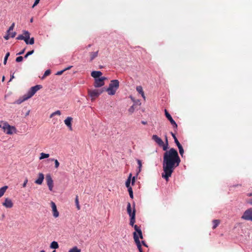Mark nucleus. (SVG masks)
I'll list each match as a JSON object with an SVG mask.
<instances>
[{
	"label": "nucleus",
	"mask_w": 252,
	"mask_h": 252,
	"mask_svg": "<svg viewBox=\"0 0 252 252\" xmlns=\"http://www.w3.org/2000/svg\"><path fill=\"white\" fill-rule=\"evenodd\" d=\"M181 160L177 151L174 148L166 151L163 155V170L164 173H172L180 163Z\"/></svg>",
	"instance_id": "obj_1"
},
{
	"label": "nucleus",
	"mask_w": 252,
	"mask_h": 252,
	"mask_svg": "<svg viewBox=\"0 0 252 252\" xmlns=\"http://www.w3.org/2000/svg\"><path fill=\"white\" fill-rule=\"evenodd\" d=\"M133 227H134V228L135 230V231L133 232V238L134 241L137 245L139 252H143L142 249L140 240L139 239V238L141 239L143 238L142 231L140 229V227L137 225H135L133 226Z\"/></svg>",
	"instance_id": "obj_2"
},
{
	"label": "nucleus",
	"mask_w": 252,
	"mask_h": 252,
	"mask_svg": "<svg viewBox=\"0 0 252 252\" xmlns=\"http://www.w3.org/2000/svg\"><path fill=\"white\" fill-rule=\"evenodd\" d=\"M119 87V81L118 80H111L108 88L105 91L111 95H114Z\"/></svg>",
	"instance_id": "obj_3"
},
{
	"label": "nucleus",
	"mask_w": 252,
	"mask_h": 252,
	"mask_svg": "<svg viewBox=\"0 0 252 252\" xmlns=\"http://www.w3.org/2000/svg\"><path fill=\"white\" fill-rule=\"evenodd\" d=\"M105 91V88L100 89H94L88 90V94L92 98V100H94L96 97H97L100 94Z\"/></svg>",
	"instance_id": "obj_4"
},
{
	"label": "nucleus",
	"mask_w": 252,
	"mask_h": 252,
	"mask_svg": "<svg viewBox=\"0 0 252 252\" xmlns=\"http://www.w3.org/2000/svg\"><path fill=\"white\" fill-rule=\"evenodd\" d=\"M0 127L3 129L4 131L8 134H13L12 130H16L15 127L10 126L8 123L4 122H1L0 123Z\"/></svg>",
	"instance_id": "obj_5"
},
{
	"label": "nucleus",
	"mask_w": 252,
	"mask_h": 252,
	"mask_svg": "<svg viewBox=\"0 0 252 252\" xmlns=\"http://www.w3.org/2000/svg\"><path fill=\"white\" fill-rule=\"evenodd\" d=\"M42 88V86L40 85H37L31 88L28 93L25 94L27 97L29 98L32 97L39 90Z\"/></svg>",
	"instance_id": "obj_6"
},
{
	"label": "nucleus",
	"mask_w": 252,
	"mask_h": 252,
	"mask_svg": "<svg viewBox=\"0 0 252 252\" xmlns=\"http://www.w3.org/2000/svg\"><path fill=\"white\" fill-rule=\"evenodd\" d=\"M241 219L246 220H251L252 221V208H250L246 210Z\"/></svg>",
	"instance_id": "obj_7"
},
{
	"label": "nucleus",
	"mask_w": 252,
	"mask_h": 252,
	"mask_svg": "<svg viewBox=\"0 0 252 252\" xmlns=\"http://www.w3.org/2000/svg\"><path fill=\"white\" fill-rule=\"evenodd\" d=\"M106 79L105 77H101L97 79H94V86L95 88H99L103 86L104 85V80Z\"/></svg>",
	"instance_id": "obj_8"
},
{
	"label": "nucleus",
	"mask_w": 252,
	"mask_h": 252,
	"mask_svg": "<svg viewBox=\"0 0 252 252\" xmlns=\"http://www.w3.org/2000/svg\"><path fill=\"white\" fill-rule=\"evenodd\" d=\"M50 204L52 209L53 216L56 218H58L59 216V213L57 210L56 204L53 201H51Z\"/></svg>",
	"instance_id": "obj_9"
},
{
	"label": "nucleus",
	"mask_w": 252,
	"mask_h": 252,
	"mask_svg": "<svg viewBox=\"0 0 252 252\" xmlns=\"http://www.w3.org/2000/svg\"><path fill=\"white\" fill-rule=\"evenodd\" d=\"M2 205L7 208H11L13 206V203L10 199L6 198L2 203Z\"/></svg>",
	"instance_id": "obj_10"
},
{
	"label": "nucleus",
	"mask_w": 252,
	"mask_h": 252,
	"mask_svg": "<svg viewBox=\"0 0 252 252\" xmlns=\"http://www.w3.org/2000/svg\"><path fill=\"white\" fill-rule=\"evenodd\" d=\"M47 184L50 190L52 191L53 188V181L50 175H48L46 177Z\"/></svg>",
	"instance_id": "obj_11"
},
{
	"label": "nucleus",
	"mask_w": 252,
	"mask_h": 252,
	"mask_svg": "<svg viewBox=\"0 0 252 252\" xmlns=\"http://www.w3.org/2000/svg\"><path fill=\"white\" fill-rule=\"evenodd\" d=\"M152 139L159 146H162L163 144V141L157 135H153Z\"/></svg>",
	"instance_id": "obj_12"
},
{
	"label": "nucleus",
	"mask_w": 252,
	"mask_h": 252,
	"mask_svg": "<svg viewBox=\"0 0 252 252\" xmlns=\"http://www.w3.org/2000/svg\"><path fill=\"white\" fill-rule=\"evenodd\" d=\"M129 217L130 218L129 224L131 226H133L135 225L134 223L135 222V210L134 209L133 210V214H132L131 216H130Z\"/></svg>",
	"instance_id": "obj_13"
},
{
	"label": "nucleus",
	"mask_w": 252,
	"mask_h": 252,
	"mask_svg": "<svg viewBox=\"0 0 252 252\" xmlns=\"http://www.w3.org/2000/svg\"><path fill=\"white\" fill-rule=\"evenodd\" d=\"M72 121V118L70 117H68L64 120V124L69 127V128L71 130L72 129V125L71 122Z\"/></svg>",
	"instance_id": "obj_14"
},
{
	"label": "nucleus",
	"mask_w": 252,
	"mask_h": 252,
	"mask_svg": "<svg viewBox=\"0 0 252 252\" xmlns=\"http://www.w3.org/2000/svg\"><path fill=\"white\" fill-rule=\"evenodd\" d=\"M102 74V72L99 71H93L91 73V76L95 79L100 78L99 77Z\"/></svg>",
	"instance_id": "obj_15"
},
{
	"label": "nucleus",
	"mask_w": 252,
	"mask_h": 252,
	"mask_svg": "<svg viewBox=\"0 0 252 252\" xmlns=\"http://www.w3.org/2000/svg\"><path fill=\"white\" fill-rule=\"evenodd\" d=\"M98 54V50L96 52H92L89 53V55L90 57V61H93L96 57H97Z\"/></svg>",
	"instance_id": "obj_16"
},
{
	"label": "nucleus",
	"mask_w": 252,
	"mask_h": 252,
	"mask_svg": "<svg viewBox=\"0 0 252 252\" xmlns=\"http://www.w3.org/2000/svg\"><path fill=\"white\" fill-rule=\"evenodd\" d=\"M28 99L29 98L27 97V95L26 94H24L22 98H20L19 99L17 100L15 103L18 104H20Z\"/></svg>",
	"instance_id": "obj_17"
},
{
	"label": "nucleus",
	"mask_w": 252,
	"mask_h": 252,
	"mask_svg": "<svg viewBox=\"0 0 252 252\" xmlns=\"http://www.w3.org/2000/svg\"><path fill=\"white\" fill-rule=\"evenodd\" d=\"M44 179L43 174H39L38 178L35 181V183L38 185H41Z\"/></svg>",
	"instance_id": "obj_18"
},
{
	"label": "nucleus",
	"mask_w": 252,
	"mask_h": 252,
	"mask_svg": "<svg viewBox=\"0 0 252 252\" xmlns=\"http://www.w3.org/2000/svg\"><path fill=\"white\" fill-rule=\"evenodd\" d=\"M165 114L166 116V117L168 119V120L170 121L171 124H173L175 122V121L172 119L171 115L169 114V113L167 112V111L165 109Z\"/></svg>",
	"instance_id": "obj_19"
},
{
	"label": "nucleus",
	"mask_w": 252,
	"mask_h": 252,
	"mask_svg": "<svg viewBox=\"0 0 252 252\" xmlns=\"http://www.w3.org/2000/svg\"><path fill=\"white\" fill-rule=\"evenodd\" d=\"M136 91L141 94L142 96L145 99V96L143 90V88L141 86H137L136 87Z\"/></svg>",
	"instance_id": "obj_20"
},
{
	"label": "nucleus",
	"mask_w": 252,
	"mask_h": 252,
	"mask_svg": "<svg viewBox=\"0 0 252 252\" xmlns=\"http://www.w3.org/2000/svg\"><path fill=\"white\" fill-rule=\"evenodd\" d=\"M7 189V186H4L0 189V198L4 195Z\"/></svg>",
	"instance_id": "obj_21"
},
{
	"label": "nucleus",
	"mask_w": 252,
	"mask_h": 252,
	"mask_svg": "<svg viewBox=\"0 0 252 252\" xmlns=\"http://www.w3.org/2000/svg\"><path fill=\"white\" fill-rule=\"evenodd\" d=\"M127 212L129 216H131L133 214V211L132 212L131 210V204L129 202H128L127 204Z\"/></svg>",
	"instance_id": "obj_22"
},
{
	"label": "nucleus",
	"mask_w": 252,
	"mask_h": 252,
	"mask_svg": "<svg viewBox=\"0 0 252 252\" xmlns=\"http://www.w3.org/2000/svg\"><path fill=\"white\" fill-rule=\"evenodd\" d=\"M213 226L212 228L215 229L220 223V220H213Z\"/></svg>",
	"instance_id": "obj_23"
},
{
	"label": "nucleus",
	"mask_w": 252,
	"mask_h": 252,
	"mask_svg": "<svg viewBox=\"0 0 252 252\" xmlns=\"http://www.w3.org/2000/svg\"><path fill=\"white\" fill-rule=\"evenodd\" d=\"M58 243L56 241H53L50 245V248L51 249H57L59 248Z\"/></svg>",
	"instance_id": "obj_24"
},
{
	"label": "nucleus",
	"mask_w": 252,
	"mask_h": 252,
	"mask_svg": "<svg viewBox=\"0 0 252 252\" xmlns=\"http://www.w3.org/2000/svg\"><path fill=\"white\" fill-rule=\"evenodd\" d=\"M131 177H132V174H129V176L126 182V186L127 188H131L130 187V184L131 182Z\"/></svg>",
	"instance_id": "obj_25"
},
{
	"label": "nucleus",
	"mask_w": 252,
	"mask_h": 252,
	"mask_svg": "<svg viewBox=\"0 0 252 252\" xmlns=\"http://www.w3.org/2000/svg\"><path fill=\"white\" fill-rule=\"evenodd\" d=\"M137 162L138 165L137 173H139L141 171V167L142 166V161L140 159H137Z\"/></svg>",
	"instance_id": "obj_26"
},
{
	"label": "nucleus",
	"mask_w": 252,
	"mask_h": 252,
	"mask_svg": "<svg viewBox=\"0 0 252 252\" xmlns=\"http://www.w3.org/2000/svg\"><path fill=\"white\" fill-rule=\"evenodd\" d=\"M40 157L39 158V159H42L44 158H48L49 157V154H45L44 153H40Z\"/></svg>",
	"instance_id": "obj_27"
},
{
	"label": "nucleus",
	"mask_w": 252,
	"mask_h": 252,
	"mask_svg": "<svg viewBox=\"0 0 252 252\" xmlns=\"http://www.w3.org/2000/svg\"><path fill=\"white\" fill-rule=\"evenodd\" d=\"M68 252H81V250L79 249L77 247H74L69 250Z\"/></svg>",
	"instance_id": "obj_28"
},
{
	"label": "nucleus",
	"mask_w": 252,
	"mask_h": 252,
	"mask_svg": "<svg viewBox=\"0 0 252 252\" xmlns=\"http://www.w3.org/2000/svg\"><path fill=\"white\" fill-rule=\"evenodd\" d=\"M49 160L51 161H54L55 162V167L56 168L59 167L60 163L57 159H55L54 158H50Z\"/></svg>",
	"instance_id": "obj_29"
},
{
	"label": "nucleus",
	"mask_w": 252,
	"mask_h": 252,
	"mask_svg": "<svg viewBox=\"0 0 252 252\" xmlns=\"http://www.w3.org/2000/svg\"><path fill=\"white\" fill-rule=\"evenodd\" d=\"M23 35H24V38H30V34L28 31H23Z\"/></svg>",
	"instance_id": "obj_30"
},
{
	"label": "nucleus",
	"mask_w": 252,
	"mask_h": 252,
	"mask_svg": "<svg viewBox=\"0 0 252 252\" xmlns=\"http://www.w3.org/2000/svg\"><path fill=\"white\" fill-rule=\"evenodd\" d=\"M61 111L60 110H57L53 113H52L50 116V118H52L55 115H61Z\"/></svg>",
	"instance_id": "obj_31"
},
{
	"label": "nucleus",
	"mask_w": 252,
	"mask_h": 252,
	"mask_svg": "<svg viewBox=\"0 0 252 252\" xmlns=\"http://www.w3.org/2000/svg\"><path fill=\"white\" fill-rule=\"evenodd\" d=\"M75 204H76V207H77V209L78 210H80V206L79 204V199H78V196H76V198H75Z\"/></svg>",
	"instance_id": "obj_32"
},
{
	"label": "nucleus",
	"mask_w": 252,
	"mask_h": 252,
	"mask_svg": "<svg viewBox=\"0 0 252 252\" xmlns=\"http://www.w3.org/2000/svg\"><path fill=\"white\" fill-rule=\"evenodd\" d=\"M9 55H10V53L9 52H7L5 56L4 59V61H3V63L4 64H6V63H7V60L9 56Z\"/></svg>",
	"instance_id": "obj_33"
},
{
	"label": "nucleus",
	"mask_w": 252,
	"mask_h": 252,
	"mask_svg": "<svg viewBox=\"0 0 252 252\" xmlns=\"http://www.w3.org/2000/svg\"><path fill=\"white\" fill-rule=\"evenodd\" d=\"M128 191L131 198H133V191L131 188H128Z\"/></svg>",
	"instance_id": "obj_34"
},
{
	"label": "nucleus",
	"mask_w": 252,
	"mask_h": 252,
	"mask_svg": "<svg viewBox=\"0 0 252 252\" xmlns=\"http://www.w3.org/2000/svg\"><path fill=\"white\" fill-rule=\"evenodd\" d=\"M171 174H162V177L168 181V178L171 177Z\"/></svg>",
	"instance_id": "obj_35"
},
{
	"label": "nucleus",
	"mask_w": 252,
	"mask_h": 252,
	"mask_svg": "<svg viewBox=\"0 0 252 252\" xmlns=\"http://www.w3.org/2000/svg\"><path fill=\"white\" fill-rule=\"evenodd\" d=\"M178 149H179V150L180 154L181 155V156L182 157H183L184 151V149H183V148L182 146H181L180 147H179Z\"/></svg>",
	"instance_id": "obj_36"
},
{
	"label": "nucleus",
	"mask_w": 252,
	"mask_h": 252,
	"mask_svg": "<svg viewBox=\"0 0 252 252\" xmlns=\"http://www.w3.org/2000/svg\"><path fill=\"white\" fill-rule=\"evenodd\" d=\"M15 26V23H13L12 24V25L10 26V27L9 28L8 30H7V33L10 32L11 31H13L14 29Z\"/></svg>",
	"instance_id": "obj_37"
},
{
	"label": "nucleus",
	"mask_w": 252,
	"mask_h": 252,
	"mask_svg": "<svg viewBox=\"0 0 252 252\" xmlns=\"http://www.w3.org/2000/svg\"><path fill=\"white\" fill-rule=\"evenodd\" d=\"M34 53V50H32V51H29L24 56V58H27L30 55H31Z\"/></svg>",
	"instance_id": "obj_38"
},
{
	"label": "nucleus",
	"mask_w": 252,
	"mask_h": 252,
	"mask_svg": "<svg viewBox=\"0 0 252 252\" xmlns=\"http://www.w3.org/2000/svg\"><path fill=\"white\" fill-rule=\"evenodd\" d=\"M161 146L162 147L163 150L164 151H166L167 149H168V142L167 141V143H165V144L163 143V144Z\"/></svg>",
	"instance_id": "obj_39"
},
{
	"label": "nucleus",
	"mask_w": 252,
	"mask_h": 252,
	"mask_svg": "<svg viewBox=\"0 0 252 252\" xmlns=\"http://www.w3.org/2000/svg\"><path fill=\"white\" fill-rule=\"evenodd\" d=\"M23 60V57L22 56H19L16 58V62L17 63H19L22 62Z\"/></svg>",
	"instance_id": "obj_40"
},
{
	"label": "nucleus",
	"mask_w": 252,
	"mask_h": 252,
	"mask_svg": "<svg viewBox=\"0 0 252 252\" xmlns=\"http://www.w3.org/2000/svg\"><path fill=\"white\" fill-rule=\"evenodd\" d=\"M51 73V71L50 70H47L45 71V72H44V74L43 75V78L46 77V76H48L49 75H50Z\"/></svg>",
	"instance_id": "obj_41"
},
{
	"label": "nucleus",
	"mask_w": 252,
	"mask_h": 252,
	"mask_svg": "<svg viewBox=\"0 0 252 252\" xmlns=\"http://www.w3.org/2000/svg\"><path fill=\"white\" fill-rule=\"evenodd\" d=\"M10 32H9V33H6V34L4 36V38L5 39V40H8L9 39L10 37Z\"/></svg>",
	"instance_id": "obj_42"
},
{
	"label": "nucleus",
	"mask_w": 252,
	"mask_h": 252,
	"mask_svg": "<svg viewBox=\"0 0 252 252\" xmlns=\"http://www.w3.org/2000/svg\"><path fill=\"white\" fill-rule=\"evenodd\" d=\"M34 43V39L33 37H32L30 38V41L29 42V44L32 45Z\"/></svg>",
	"instance_id": "obj_43"
},
{
	"label": "nucleus",
	"mask_w": 252,
	"mask_h": 252,
	"mask_svg": "<svg viewBox=\"0 0 252 252\" xmlns=\"http://www.w3.org/2000/svg\"><path fill=\"white\" fill-rule=\"evenodd\" d=\"M16 39L17 40H24V35L23 34H20V35H19Z\"/></svg>",
	"instance_id": "obj_44"
},
{
	"label": "nucleus",
	"mask_w": 252,
	"mask_h": 252,
	"mask_svg": "<svg viewBox=\"0 0 252 252\" xmlns=\"http://www.w3.org/2000/svg\"><path fill=\"white\" fill-rule=\"evenodd\" d=\"M175 143H176V145L178 147L181 146L182 145L179 143V141L178 140L177 138L174 140Z\"/></svg>",
	"instance_id": "obj_45"
},
{
	"label": "nucleus",
	"mask_w": 252,
	"mask_h": 252,
	"mask_svg": "<svg viewBox=\"0 0 252 252\" xmlns=\"http://www.w3.org/2000/svg\"><path fill=\"white\" fill-rule=\"evenodd\" d=\"M40 0H35L33 5L32 6V8L34 7L36 5L38 4Z\"/></svg>",
	"instance_id": "obj_46"
},
{
	"label": "nucleus",
	"mask_w": 252,
	"mask_h": 252,
	"mask_svg": "<svg viewBox=\"0 0 252 252\" xmlns=\"http://www.w3.org/2000/svg\"><path fill=\"white\" fill-rule=\"evenodd\" d=\"M134 108L133 106H131V107L129 108V109H128V111H129L130 113H133V111H134Z\"/></svg>",
	"instance_id": "obj_47"
},
{
	"label": "nucleus",
	"mask_w": 252,
	"mask_h": 252,
	"mask_svg": "<svg viewBox=\"0 0 252 252\" xmlns=\"http://www.w3.org/2000/svg\"><path fill=\"white\" fill-rule=\"evenodd\" d=\"M16 34V32H10V36L11 37L13 38L15 36Z\"/></svg>",
	"instance_id": "obj_48"
},
{
	"label": "nucleus",
	"mask_w": 252,
	"mask_h": 252,
	"mask_svg": "<svg viewBox=\"0 0 252 252\" xmlns=\"http://www.w3.org/2000/svg\"><path fill=\"white\" fill-rule=\"evenodd\" d=\"M173 123H174L173 124H171V125L173 126V127L174 128L177 129V127H178L177 124L175 122H174Z\"/></svg>",
	"instance_id": "obj_49"
},
{
	"label": "nucleus",
	"mask_w": 252,
	"mask_h": 252,
	"mask_svg": "<svg viewBox=\"0 0 252 252\" xmlns=\"http://www.w3.org/2000/svg\"><path fill=\"white\" fill-rule=\"evenodd\" d=\"M64 71V69L60 71H58L56 73L57 75H60L63 74V73Z\"/></svg>",
	"instance_id": "obj_50"
},
{
	"label": "nucleus",
	"mask_w": 252,
	"mask_h": 252,
	"mask_svg": "<svg viewBox=\"0 0 252 252\" xmlns=\"http://www.w3.org/2000/svg\"><path fill=\"white\" fill-rule=\"evenodd\" d=\"M27 182H28V180L27 179H26L23 184V188H25L26 187V185H27Z\"/></svg>",
	"instance_id": "obj_51"
},
{
	"label": "nucleus",
	"mask_w": 252,
	"mask_h": 252,
	"mask_svg": "<svg viewBox=\"0 0 252 252\" xmlns=\"http://www.w3.org/2000/svg\"><path fill=\"white\" fill-rule=\"evenodd\" d=\"M29 39H30V38H24V40L25 41V42H26V43L27 44H29V42L30 41Z\"/></svg>",
	"instance_id": "obj_52"
},
{
	"label": "nucleus",
	"mask_w": 252,
	"mask_h": 252,
	"mask_svg": "<svg viewBox=\"0 0 252 252\" xmlns=\"http://www.w3.org/2000/svg\"><path fill=\"white\" fill-rule=\"evenodd\" d=\"M171 134L172 135V136L173 137V139L175 140L176 139H177L176 137V135L175 134L173 133L172 132H171Z\"/></svg>",
	"instance_id": "obj_53"
},
{
	"label": "nucleus",
	"mask_w": 252,
	"mask_h": 252,
	"mask_svg": "<svg viewBox=\"0 0 252 252\" xmlns=\"http://www.w3.org/2000/svg\"><path fill=\"white\" fill-rule=\"evenodd\" d=\"M135 177H133L132 178V181H131V184L132 185H133L134 183H135Z\"/></svg>",
	"instance_id": "obj_54"
},
{
	"label": "nucleus",
	"mask_w": 252,
	"mask_h": 252,
	"mask_svg": "<svg viewBox=\"0 0 252 252\" xmlns=\"http://www.w3.org/2000/svg\"><path fill=\"white\" fill-rule=\"evenodd\" d=\"M25 49H24L22 51H21L20 52L17 54V55H22L25 52Z\"/></svg>",
	"instance_id": "obj_55"
},
{
	"label": "nucleus",
	"mask_w": 252,
	"mask_h": 252,
	"mask_svg": "<svg viewBox=\"0 0 252 252\" xmlns=\"http://www.w3.org/2000/svg\"><path fill=\"white\" fill-rule=\"evenodd\" d=\"M72 67V66H69L68 67L64 69V70L65 71V70H68V69H70Z\"/></svg>",
	"instance_id": "obj_56"
},
{
	"label": "nucleus",
	"mask_w": 252,
	"mask_h": 252,
	"mask_svg": "<svg viewBox=\"0 0 252 252\" xmlns=\"http://www.w3.org/2000/svg\"><path fill=\"white\" fill-rule=\"evenodd\" d=\"M14 73H13V74H12V75H11V76H10V81H11V80H12V79H13V78H14Z\"/></svg>",
	"instance_id": "obj_57"
},
{
	"label": "nucleus",
	"mask_w": 252,
	"mask_h": 252,
	"mask_svg": "<svg viewBox=\"0 0 252 252\" xmlns=\"http://www.w3.org/2000/svg\"><path fill=\"white\" fill-rule=\"evenodd\" d=\"M248 203L252 205V199H250Z\"/></svg>",
	"instance_id": "obj_58"
},
{
	"label": "nucleus",
	"mask_w": 252,
	"mask_h": 252,
	"mask_svg": "<svg viewBox=\"0 0 252 252\" xmlns=\"http://www.w3.org/2000/svg\"><path fill=\"white\" fill-rule=\"evenodd\" d=\"M142 244H143L144 246H146V247H147V245L146 244V243H145V242L144 241H142Z\"/></svg>",
	"instance_id": "obj_59"
},
{
	"label": "nucleus",
	"mask_w": 252,
	"mask_h": 252,
	"mask_svg": "<svg viewBox=\"0 0 252 252\" xmlns=\"http://www.w3.org/2000/svg\"><path fill=\"white\" fill-rule=\"evenodd\" d=\"M30 110H29L27 113H26V116H28L30 114Z\"/></svg>",
	"instance_id": "obj_60"
},
{
	"label": "nucleus",
	"mask_w": 252,
	"mask_h": 252,
	"mask_svg": "<svg viewBox=\"0 0 252 252\" xmlns=\"http://www.w3.org/2000/svg\"><path fill=\"white\" fill-rule=\"evenodd\" d=\"M141 123L143 125H146L147 124V122H145V121H142Z\"/></svg>",
	"instance_id": "obj_61"
},
{
	"label": "nucleus",
	"mask_w": 252,
	"mask_h": 252,
	"mask_svg": "<svg viewBox=\"0 0 252 252\" xmlns=\"http://www.w3.org/2000/svg\"><path fill=\"white\" fill-rule=\"evenodd\" d=\"M165 141H166V143H167V141H168L167 137V136H166V135H165Z\"/></svg>",
	"instance_id": "obj_62"
},
{
	"label": "nucleus",
	"mask_w": 252,
	"mask_h": 252,
	"mask_svg": "<svg viewBox=\"0 0 252 252\" xmlns=\"http://www.w3.org/2000/svg\"><path fill=\"white\" fill-rule=\"evenodd\" d=\"M248 196H252V193H248Z\"/></svg>",
	"instance_id": "obj_63"
},
{
	"label": "nucleus",
	"mask_w": 252,
	"mask_h": 252,
	"mask_svg": "<svg viewBox=\"0 0 252 252\" xmlns=\"http://www.w3.org/2000/svg\"><path fill=\"white\" fill-rule=\"evenodd\" d=\"M4 78H4V76H3V77H2V82H3V81H4Z\"/></svg>",
	"instance_id": "obj_64"
}]
</instances>
